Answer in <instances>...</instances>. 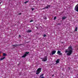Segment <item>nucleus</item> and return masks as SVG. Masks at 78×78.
Masks as SVG:
<instances>
[{"mask_svg":"<svg viewBox=\"0 0 78 78\" xmlns=\"http://www.w3.org/2000/svg\"><path fill=\"white\" fill-rule=\"evenodd\" d=\"M77 30H78V27H76L75 28V31H77Z\"/></svg>","mask_w":78,"mask_h":78,"instance_id":"nucleus-11","label":"nucleus"},{"mask_svg":"<svg viewBox=\"0 0 78 78\" xmlns=\"http://www.w3.org/2000/svg\"><path fill=\"white\" fill-rule=\"evenodd\" d=\"M20 45H22V44H14L12 45L13 47V48H15V47H17V46H20Z\"/></svg>","mask_w":78,"mask_h":78,"instance_id":"nucleus-4","label":"nucleus"},{"mask_svg":"<svg viewBox=\"0 0 78 78\" xmlns=\"http://www.w3.org/2000/svg\"><path fill=\"white\" fill-rule=\"evenodd\" d=\"M19 37H21V35H19Z\"/></svg>","mask_w":78,"mask_h":78,"instance_id":"nucleus-26","label":"nucleus"},{"mask_svg":"<svg viewBox=\"0 0 78 78\" xmlns=\"http://www.w3.org/2000/svg\"><path fill=\"white\" fill-rule=\"evenodd\" d=\"M54 20H56V17H55L54 18Z\"/></svg>","mask_w":78,"mask_h":78,"instance_id":"nucleus-19","label":"nucleus"},{"mask_svg":"<svg viewBox=\"0 0 78 78\" xmlns=\"http://www.w3.org/2000/svg\"><path fill=\"white\" fill-rule=\"evenodd\" d=\"M43 36H44V37H46V34H44L43 35Z\"/></svg>","mask_w":78,"mask_h":78,"instance_id":"nucleus-21","label":"nucleus"},{"mask_svg":"<svg viewBox=\"0 0 78 78\" xmlns=\"http://www.w3.org/2000/svg\"><path fill=\"white\" fill-rule=\"evenodd\" d=\"M31 30H30V32L31 33Z\"/></svg>","mask_w":78,"mask_h":78,"instance_id":"nucleus-28","label":"nucleus"},{"mask_svg":"<svg viewBox=\"0 0 78 78\" xmlns=\"http://www.w3.org/2000/svg\"><path fill=\"white\" fill-rule=\"evenodd\" d=\"M73 48L71 46H69L67 50L65 51V53H68L66 54L67 55L70 56L73 52Z\"/></svg>","mask_w":78,"mask_h":78,"instance_id":"nucleus-1","label":"nucleus"},{"mask_svg":"<svg viewBox=\"0 0 78 78\" xmlns=\"http://www.w3.org/2000/svg\"><path fill=\"white\" fill-rule=\"evenodd\" d=\"M20 75H21V74L20 73Z\"/></svg>","mask_w":78,"mask_h":78,"instance_id":"nucleus-31","label":"nucleus"},{"mask_svg":"<svg viewBox=\"0 0 78 78\" xmlns=\"http://www.w3.org/2000/svg\"><path fill=\"white\" fill-rule=\"evenodd\" d=\"M5 57L2 58L0 59V60H1V61H2V60H3V59H5Z\"/></svg>","mask_w":78,"mask_h":78,"instance_id":"nucleus-12","label":"nucleus"},{"mask_svg":"<svg viewBox=\"0 0 78 78\" xmlns=\"http://www.w3.org/2000/svg\"><path fill=\"white\" fill-rule=\"evenodd\" d=\"M26 55L24 54V55H23V56H22V58H25V57H26Z\"/></svg>","mask_w":78,"mask_h":78,"instance_id":"nucleus-14","label":"nucleus"},{"mask_svg":"<svg viewBox=\"0 0 78 78\" xmlns=\"http://www.w3.org/2000/svg\"><path fill=\"white\" fill-rule=\"evenodd\" d=\"M56 51H55V50L53 51H52V55H54V54H55V53H56Z\"/></svg>","mask_w":78,"mask_h":78,"instance_id":"nucleus-7","label":"nucleus"},{"mask_svg":"<svg viewBox=\"0 0 78 78\" xmlns=\"http://www.w3.org/2000/svg\"><path fill=\"white\" fill-rule=\"evenodd\" d=\"M40 78H45V77H44V76H42Z\"/></svg>","mask_w":78,"mask_h":78,"instance_id":"nucleus-25","label":"nucleus"},{"mask_svg":"<svg viewBox=\"0 0 78 78\" xmlns=\"http://www.w3.org/2000/svg\"><path fill=\"white\" fill-rule=\"evenodd\" d=\"M21 14H22V13H20L18 14V15H21Z\"/></svg>","mask_w":78,"mask_h":78,"instance_id":"nucleus-22","label":"nucleus"},{"mask_svg":"<svg viewBox=\"0 0 78 78\" xmlns=\"http://www.w3.org/2000/svg\"><path fill=\"white\" fill-rule=\"evenodd\" d=\"M3 56H6V54L5 53H3Z\"/></svg>","mask_w":78,"mask_h":78,"instance_id":"nucleus-13","label":"nucleus"},{"mask_svg":"<svg viewBox=\"0 0 78 78\" xmlns=\"http://www.w3.org/2000/svg\"><path fill=\"white\" fill-rule=\"evenodd\" d=\"M29 52H26L25 54H24V55L26 56H27V55H28V54H29Z\"/></svg>","mask_w":78,"mask_h":78,"instance_id":"nucleus-8","label":"nucleus"},{"mask_svg":"<svg viewBox=\"0 0 78 78\" xmlns=\"http://www.w3.org/2000/svg\"><path fill=\"white\" fill-rule=\"evenodd\" d=\"M50 6H51V5H47L44 8V9H48L49 8H50Z\"/></svg>","mask_w":78,"mask_h":78,"instance_id":"nucleus-5","label":"nucleus"},{"mask_svg":"<svg viewBox=\"0 0 78 78\" xmlns=\"http://www.w3.org/2000/svg\"><path fill=\"white\" fill-rule=\"evenodd\" d=\"M59 59H58L57 60V61H56V63L57 64H58V63H59Z\"/></svg>","mask_w":78,"mask_h":78,"instance_id":"nucleus-10","label":"nucleus"},{"mask_svg":"<svg viewBox=\"0 0 78 78\" xmlns=\"http://www.w3.org/2000/svg\"><path fill=\"white\" fill-rule=\"evenodd\" d=\"M75 10H78V4H77L75 7Z\"/></svg>","mask_w":78,"mask_h":78,"instance_id":"nucleus-6","label":"nucleus"},{"mask_svg":"<svg viewBox=\"0 0 78 78\" xmlns=\"http://www.w3.org/2000/svg\"><path fill=\"white\" fill-rule=\"evenodd\" d=\"M28 2H29V1H28L26 2H24V3H25V4H26V3H28Z\"/></svg>","mask_w":78,"mask_h":78,"instance_id":"nucleus-17","label":"nucleus"},{"mask_svg":"<svg viewBox=\"0 0 78 78\" xmlns=\"http://www.w3.org/2000/svg\"><path fill=\"white\" fill-rule=\"evenodd\" d=\"M42 69V68H39L37 70V73H36V74L37 75H38V74H39V73L41 72V70Z\"/></svg>","mask_w":78,"mask_h":78,"instance_id":"nucleus-3","label":"nucleus"},{"mask_svg":"<svg viewBox=\"0 0 78 78\" xmlns=\"http://www.w3.org/2000/svg\"><path fill=\"white\" fill-rule=\"evenodd\" d=\"M34 9H33V8H32V10H34Z\"/></svg>","mask_w":78,"mask_h":78,"instance_id":"nucleus-27","label":"nucleus"},{"mask_svg":"<svg viewBox=\"0 0 78 78\" xmlns=\"http://www.w3.org/2000/svg\"><path fill=\"white\" fill-rule=\"evenodd\" d=\"M61 51H57V54H59V53H61Z\"/></svg>","mask_w":78,"mask_h":78,"instance_id":"nucleus-15","label":"nucleus"},{"mask_svg":"<svg viewBox=\"0 0 78 78\" xmlns=\"http://www.w3.org/2000/svg\"><path fill=\"white\" fill-rule=\"evenodd\" d=\"M33 22V20H31L30 21V22Z\"/></svg>","mask_w":78,"mask_h":78,"instance_id":"nucleus-24","label":"nucleus"},{"mask_svg":"<svg viewBox=\"0 0 78 78\" xmlns=\"http://www.w3.org/2000/svg\"><path fill=\"white\" fill-rule=\"evenodd\" d=\"M44 74H41L40 76V77H42V76H44Z\"/></svg>","mask_w":78,"mask_h":78,"instance_id":"nucleus-16","label":"nucleus"},{"mask_svg":"<svg viewBox=\"0 0 78 78\" xmlns=\"http://www.w3.org/2000/svg\"><path fill=\"white\" fill-rule=\"evenodd\" d=\"M36 28H37V29L38 28L37 27Z\"/></svg>","mask_w":78,"mask_h":78,"instance_id":"nucleus-32","label":"nucleus"},{"mask_svg":"<svg viewBox=\"0 0 78 78\" xmlns=\"http://www.w3.org/2000/svg\"><path fill=\"white\" fill-rule=\"evenodd\" d=\"M66 18H67V17H66V16H63L62 17V20H65V19H66Z\"/></svg>","mask_w":78,"mask_h":78,"instance_id":"nucleus-9","label":"nucleus"},{"mask_svg":"<svg viewBox=\"0 0 78 78\" xmlns=\"http://www.w3.org/2000/svg\"><path fill=\"white\" fill-rule=\"evenodd\" d=\"M41 59L42 61L45 62V61H47V57L45 56L44 57L41 58Z\"/></svg>","mask_w":78,"mask_h":78,"instance_id":"nucleus-2","label":"nucleus"},{"mask_svg":"<svg viewBox=\"0 0 78 78\" xmlns=\"http://www.w3.org/2000/svg\"><path fill=\"white\" fill-rule=\"evenodd\" d=\"M52 76H54V74H53V75H52Z\"/></svg>","mask_w":78,"mask_h":78,"instance_id":"nucleus-29","label":"nucleus"},{"mask_svg":"<svg viewBox=\"0 0 78 78\" xmlns=\"http://www.w3.org/2000/svg\"><path fill=\"white\" fill-rule=\"evenodd\" d=\"M44 19H45V20H47V17H45L44 18Z\"/></svg>","mask_w":78,"mask_h":78,"instance_id":"nucleus-23","label":"nucleus"},{"mask_svg":"<svg viewBox=\"0 0 78 78\" xmlns=\"http://www.w3.org/2000/svg\"><path fill=\"white\" fill-rule=\"evenodd\" d=\"M58 54H59L58 55H62V53H59Z\"/></svg>","mask_w":78,"mask_h":78,"instance_id":"nucleus-18","label":"nucleus"},{"mask_svg":"<svg viewBox=\"0 0 78 78\" xmlns=\"http://www.w3.org/2000/svg\"><path fill=\"white\" fill-rule=\"evenodd\" d=\"M0 4H1V2H0Z\"/></svg>","mask_w":78,"mask_h":78,"instance_id":"nucleus-33","label":"nucleus"},{"mask_svg":"<svg viewBox=\"0 0 78 78\" xmlns=\"http://www.w3.org/2000/svg\"><path fill=\"white\" fill-rule=\"evenodd\" d=\"M27 33H30V30H28L27 31Z\"/></svg>","mask_w":78,"mask_h":78,"instance_id":"nucleus-20","label":"nucleus"},{"mask_svg":"<svg viewBox=\"0 0 78 78\" xmlns=\"http://www.w3.org/2000/svg\"><path fill=\"white\" fill-rule=\"evenodd\" d=\"M76 11H77V12H78V10H76Z\"/></svg>","mask_w":78,"mask_h":78,"instance_id":"nucleus-30","label":"nucleus"}]
</instances>
